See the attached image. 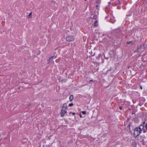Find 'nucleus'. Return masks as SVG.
<instances>
[{"instance_id":"obj_1","label":"nucleus","mask_w":147,"mask_h":147,"mask_svg":"<svg viewBox=\"0 0 147 147\" xmlns=\"http://www.w3.org/2000/svg\"><path fill=\"white\" fill-rule=\"evenodd\" d=\"M141 132V131L138 128L136 127L134 129V135L136 137H137L139 136Z\"/></svg>"},{"instance_id":"obj_2","label":"nucleus","mask_w":147,"mask_h":147,"mask_svg":"<svg viewBox=\"0 0 147 147\" xmlns=\"http://www.w3.org/2000/svg\"><path fill=\"white\" fill-rule=\"evenodd\" d=\"M141 139H140V142H142V144L143 145H145L146 144V142H145V139L146 138V137L144 135H141L140 136Z\"/></svg>"},{"instance_id":"obj_3","label":"nucleus","mask_w":147,"mask_h":147,"mask_svg":"<svg viewBox=\"0 0 147 147\" xmlns=\"http://www.w3.org/2000/svg\"><path fill=\"white\" fill-rule=\"evenodd\" d=\"M74 38L73 36H69L66 38V40L67 41L70 42L73 41Z\"/></svg>"},{"instance_id":"obj_4","label":"nucleus","mask_w":147,"mask_h":147,"mask_svg":"<svg viewBox=\"0 0 147 147\" xmlns=\"http://www.w3.org/2000/svg\"><path fill=\"white\" fill-rule=\"evenodd\" d=\"M67 113V111H65V109H62L61 115L62 117H63L65 115V114Z\"/></svg>"},{"instance_id":"obj_5","label":"nucleus","mask_w":147,"mask_h":147,"mask_svg":"<svg viewBox=\"0 0 147 147\" xmlns=\"http://www.w3.org/2000/svg\"><path fill=\"white\" fill-rule=\"evenodd\" d=\"M144 124H141L138 128L141 131L144 129Z\"/></svg>"},{"instance_id":"obj_6","label":"nucleus","mask_w":147,"mask_h":147,"mask_svg":"<svg viewBox=\"0 0 147 147\" xmlns=\"http://www.w3.org/2000/svg\"><path fill=\"white\" fill-rule=\"evenodd\" d=\"M67 107V105L66 103H64L63 104L62 109H66V108Z\"/></svg>"},{"instance_id":"obj_7","label":"nucleus","mask_w":147,"mask_h":147,"mask_svg":"<svg viewBox=\"0 0 147 147\" xmlns=\"http://www.w3.org/2000/svg\"><path fill=\"white\" fill-rule=\"evenodd\" d=\"M69 100L70 101H71L74 99L73 96L72 95H70L69 97Z\"/></svg>"},{"instance_id":"obj_8","label":"nucleus","mask_w":147,"mask_h":147,"mask_svg":"<svg viewBox=\"0 0 147 147\" xmlns=\"http://www.w3.org/2000/svg\"><path fill=\"white\" fill-rule=\"evenodd\" d=\"M54 56H52L51 58H50V59H49V61H51L53 59L54 57Z\"/></svg>"},{"instance_id":"obj_9","label":"nucleus","mask_w":147,"mask_h":147,"mask_svg":"<svg viewBox=\"0 0 147 147\" xmlns=\"http://www.w3.org/2000/svg\"><path fill=\"white\" fill-rule=\"evenodd\" d=\"M98 25V21L96 20L95 22L94 25L95 26H97Z\"/></svg>"},{"instance_id":"obj_10","label":"nucleus","mask_w":147,"mask_h":147,"mask_svg":"<svg viewBox=\"0 0 147 147\" xmlns=\"http://www.w3.org/2000/svg\"><path fill=\"white\" fill-rule=\"evenodd\" d=\"M142 46L141 45H139V46H138V48H137V49L139 51L140 50V49H141V48H142Z\"/></svg>"},{"instance_id":"obj_11","label":"nucleus","mask_w":147,"mask_h":147,"mask_svg":"<svg viewBox=\"0 0 147 147\" xmlns=\"http://www.w3.org/2000/svg\"><path fill=\"white\" fill-rule=\"evenodd\" d=\"M97 18V15L96 14H95L94 16V19H96Z\"/></svg>"},{"instance_id":"obj_12","label":"nucleus","mask_w":147,"mask_h":147,"mask_svg":"<svg viewBox=\"0 0 147 147\" xmlns=\"http://www.w3.org/2000/svg\"><path fill=\"white\" fill-rule=\"evenodd\" d=\"M110 22H111L113 23L115 22V20H113L112 19H111L110 20Z\"/></svg>"},{"instance_id":"obj_13","label":"nucleus","mask_w":147,"mask_h":147,"mask_svg":"<svg viewBox=\"0 0 147 147\" xmlns=\"http://www.w3.org/2000/svg\"><path fill=\"white\" fill-rule=\"evenodd\" d=\"M82 113L83 114L85 115L86 114V111H82Z\"/></svg>"},{"instance_id":"obj_14","label":"nucleus","mask_w":147,"mask_h":147,"mask_svg":"<svg viewBox=\"0 0 147 147\" xmlns=\"http://www.w3.org/2000/svg\"><path fill=\"white\" fill-rule=\"evenodd\" d=\"M73 105V104L72 103H70L69 104V106L70 107H71Z\"/></svg>"},{"instance_id":"obj_15","label":"nucleus","mask_w":147,"mask_h":147,"mask_svg":"<svg viewBox=\"0 0 147 147\" xmlns=\"http://www.w3.org/2000/svg\"><path fill=\"white\" fill-rule=\"evenodd\" d=\"M132 145H134V146H136V144L135 142H132Z\"/></svg>"},{"instance_id":"obj_16","label":"nucleus","mask_w":147,"mask_h":147,"mask_svg":"<svg viewBox=\"0 0 147 147\" xmlns=\"http://www.w3.org/2000/svg\"><path fill=\"white\" fill-rule=\"evenodd\" d=\"M120 28H117L115 30H118L119 31H120Z\"/></svg>"},{"instance_id":"obj_17","label":"nucleus","mask_w":147,"mask_h":147,"mask_svg":"<svg viewBox=\"0 0 147 147\" xmlns=\"http://www.w3.org/2000/svg\"><path fill=\"white\" fill-rule=\"evenodd\" d=\"M80 117H82V118H83L84 117V116L83 117L82 116V115L81 114H80Z\"/></svg>"},{"instance_id":"obj_18","label":"nucleus","mask_w":147,"mask_h":147,"mask_svg":"<svg viewBox=\"0 0 147 147\" xmlns=\"http://www.w3.org/2000/svg\"><path fill=\"white\" fill-rule=\"evenodd\" d=\"M32 13H29V15H28V16H29V17H30V16H32Z\"/></svg>"},{"instance_id":"obj_19","label":"nucleus","mask_w":147,"mask_h":147,"mask_svg":"<svg viewBox=\"0 0 147 147\" xmlns=\"http://www.w3.org/2000/svg\"><path fill=\"white\" fill-rule=\"evenodd\" d=\"M132 41H130V42H127V44H130V43H132Z\"/></svg>"},{"instance_id":"obj_20","label":"nucleus","mask_w":147,"mask_h":147,"mask_svg":"<svg viewBox=\"0 0 147 147\" xmlns=\"http://www.w3.org/2000/svg\"><path fill=\"white\" fill-rule=\"evenodd\" d=\"M139 51L137 49L135 51V52H137Z\"/></svg>"},{"instance_id":"obj_21","label":"nucleus","mask_w":147,"mask_h":147,"mask_svg":"<svg viewBox=\"0 0 147 147\" xmlns=\"http://www.w3.org/2000/svg\"><path fill=\"white\" fill-rule=\"evenodd\" d=\"M145 127L147 130V123H146L145 125Z\"/></svg>"},{"instance_id":"obj_22","label":"nucleus","mask_w":147,"mask_h":147,"mask_svg":"<svg viewBox=\"0 0 147 147\" xmlns=\"http://www.w3.org/2000/svg\"><path fill=\"white\" fill-rule=\"evenodd\" d=\"M72 113L73 114V115H74L75 114V113Z\"/></svg>"},{"instance_id":"obj_23","label":"nucleus","mask_w":147,"mask_h":147,"mask_svg":"<svg viewBox=\"0 0 147 147\" xmlns=\"http://www.w3.org/2000/svg\"><path fill=\"white\" fill-rule=\"evenodd\" d=\"M146 132V131L144 129V133H145Z\"/></svg>"},{"instance_id":"obj_24","label":"nucleus","mask_w":147,"mask_h":147,"mask_svg":"<svg viewBox=\"0 0 147 147\" xmlns=\"http://www.w3.org/2000/svg\"><path fill=\"white\" fill-rule=\"evenodd\" d=\"M140 88L142 90V86H141L140 87Z\"/></svg>"},{"instance_id":"obj_25","label":"nucleus","mask_w":147,"mask_h":147,"mask_svg":"<svg viewBox=\"0 0 147 147\" xmlns=\"http://www.w3.org/2000/svg\"><path fill=\"white\" fill-rule=\"evenodd\" d=\"M120 109H122V107H120Z\"/></svg>"},{"instance_id":"obj_26","label":"nucleus","mask_w":147,"mask_h":147,"mask_svg":"<svg viewBox=\"0 0 147 147\" xmlns=\"http://www.w3.org/2000/svg\"><path fill=\"white\" fill-rule=\"evenodd\" d=\"M145 121H144L143 122V124L144 125V124H145Z\"/></svg>"},{"instance_id":"obj_27","label":"nucleus","mask_w":147,"mask_h":147,"mask_svg":"<svg viewBox=\"0 0 147 147\" xmlns=\"http://www.w3.org/2000/svg\"><path fill=\"white\" fill-rule=\"evenodd\" d=\"M98 5H96V7H98Z\"/></svg>"}]
</instances>
